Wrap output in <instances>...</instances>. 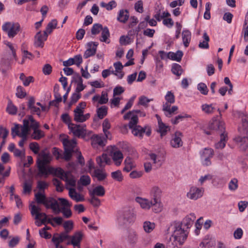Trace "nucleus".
I'll return each instance as SVG.
<instances>
[{
	"instance_id": "nucleus-1",
	"label": "nucleus",
	"mask_w": 248,
	"mask_h": 248,
	"mask_svg": "<svg viewBox=\"0 0 248 248\" xmlns=\"http://www.w3.org/2000/svg\"><path fill=\"white\" fill-rule=\"evenodd\" d=\"M51 160L50 154L45 150L38 154L37 164L39 174L47 175L53 171L54 169L48 166Z\"/></svg>"
},
{
	"instance_id": "nucleus-2",
	"label": "nucleus",
	"mask_w": 248,
	"mask_h": 248,
	"mask_svg": "<svg viewBox=\"0 0 248 248\" xmlns=\"http://www.w3.org/2000/svg\"><path fill=\"white\" fill-rule=\"evenodd\" d=\"M179 226V224H176L174 228L171 226L169 227V229L172 231V234L167 241V248H178V246L182 245L186 240L187 237L186 234L181 233L182 231L177 230V228H180Z\"/></svg>"
},
{
	"instance_id": "nucleus-3",
	"label": "nucleus",
	"mask_w": 248,
	"mask_h": 248,
	"mask_svg": "<svg viewBox=\"0 0 248 248\" xmlns=\"http://www.w3.org/2000/svg\"><path fill=\"white\" fill-rule=\"evenodd\" d=\"M31 116L30 115L28 117V119L23 120L22 125L15 124V126L12 128L11 134L14 138L16 136H18L22 138V139H27V135L31 128L30 127L31 124V121L30 120Z\"/></svg>"
},
{
	"instance_id": "nucleus-4",
	"label": "nucleus",
	"mask_w": 248,
	"mask_h": 248,
	"mask_svg": "<svg viewBox=\"0 0 248 248\" xmlns=\"http://www.w3.org/2000/svg\"><path fill=\"white\" fill-rule=\"evenodd\" d=\"M195 219L196 217L194 214L191 213L185 217L181 222H174L170 226L174 228L175 226H176V224H179V227L180 228H178V230L182 231L183 232H181V233L185 234L187 237L188 234L187 230L193 225Z\"/></svg>"
},
{
	"instance_id": "nucleus-5",
	"label": "nucleus",
	"mask_w": 248,
	"mask_h": 248,
	"mask_svg": "<svg viewBox=\"0 0 248 248\" xmlns=\"http://www.w3.org/2000/svg\"><path fill=\"white\" fill-rule=\"evenodd\" d=\"M134 215L129 209L119 211L117 215V222L120 226L127 225L133 220Z\"/></svg>"
},
{
	"instance_id": "nucleus-6",
	"label": "nucleus",
	"mask_w": 248,
	"mask_h": 248,
	"mask_svg": "<svg viewBox=\"0 0 248 248\" xmlns=\"http://www.w3.org/2000/svg\"><path fill=\"white\" fill-rule=\"evenodd\" d=\"M2 29L9 38H13L20 31V26L18 23L8 22L2 25Z\"/></svg>"
},
{
	"instance_id": "nucleus-7",
	"label": "nucleus",
	"mask_w": 248,
	"mask_h": 248,
	"mask_svg": "<svg viewBox=\"0 0 248 248\" xmlns=\"http://www.w3.org/2000/svg\"><path fill=\"white\" fill-rule=\"evenodd\" d=\"M161 191L159 187L156 186H153L150 191V195L152 200L156 204L157 209H155L156 212H161L162 209V205L160 202Z\"/></svg>"
},
{
	"instance_id": "nucleus-8",
	"label": "nucleus",
	"mask_w": 248,
	"mask_h": 248,
	"mask_svg": "<svg viewBox=\"0 0 248 248\" xmlns=\"http://www.w3.org/2000/svg\"><path fill=\"white\" fill-rule=\"evenodd\" d=\"M30 119L31 121L30 127L33 130L31 137L33 140H39L45 136V133L43 131L38 129L40 126L39 124L34 119L33 117L31 116Z\"/></svg>"
},
{
	"instance_id": "nucleus-9",
	"label": "nucleus",
	"mask_w": 248,
	"mask_h": 248,
	"mask_svg": "<svg viewBox=\"0 0 248 248\" xmlns=\"http://www.w3.org/2000/svg\"><path fill=\"white\" fill-rule=\"evenodd\" d=\"M204 192V189L202 187L192 186L187 192L186 197L190 200L196 201L202 197Z\"/></svg>"
},
{
	"instance_id": "nucleus-10",
	"label": "nucleus",
	"mask_w": 248,
	"mask_h": 248,
	"mask_svg": "<svg viewBox=\"0 0 248 248\" xmlns=\"http://www.w3.org/2000/svg\"><path fill=\"white\" fill-rule=\"evenodd\" d=\"M31 213L32 216H35V219L38 220L42 218V223L45 224L47 220V215L45 213H41V208L35 205H31Z\"/></svg>"
},
{
	"instance_id": "nucleus-11",
	"label": "nucleus",
	"mask_w": 248,
	"mask_h": 248,
	"mask_svg": "<svg viewBox=\"0 0 248 248\" xmlns=\"http://www.w3.org/2000/svg\"><path fill=\"white\" fill-rule=\"evenodd\" d=\"M69 128L74 136L78 138L84 137L86 135V125L71 124Z\"/></svg>"
},
{
	"instance_id": "nucleus-12",
	"label": "nucleus",
	"mask_w": 248,
	"mask_h": 248,
	"mask_svg": "<svg viewBox=\"0 0 248 248\" xmlns=\"http://www.w3.org/2000/svg\"><path fill=\"white\" fill-rule=\"evenodd\" d=\"M46 208H51L53 212L57 214L60 212V208L59 206L58 202L53 198H46L43 204Z\"/></svg>"
},
{
	"instance_id": "nucleus-13",
	"label": "nucleus",
	"mask_w": 248,
	"mask_h": 248,
	"mask_svg": "<svg viewBox=\"0 0 248 248\" xmlns=\"http://www.w3.org/2000/svg\"><path fill=\"white\" fill-rule=\"evenodd\" d=\"M108 100V93L106 91H102L101 95L96 94L92 98V101L96 107L99 105L106 104Z\"/></svg>"
},
{
	"instance_id": "nucleus-14",
	"label": "nucleus",
	"mask_w": 248,
	"mask_h": 248,
	"mask_svg": "<svg viewBox=\"0 0 248 248\" xmlns=\"http://www.w3.org/2000/svg\"><path fill=\"white\" fill-rule=\"evenodd\" d=\"M90 117V113L84 114V111L78 108L74 110V120L77 123H83Z\"/></svg>"
},
{
	"instance_id": "nucleus-15",
	"label": "nucleus",
	"mask_w": 248,
	"mask_h": 248,
	"mask_svg": "<svg viewBox=\"0 0 248 248\" xmlns=\"http://www.w3.org/2000/svg\"><path fill=\"white\" fill-rule=\"evenodd\" d=\"M70 236L66 232H62L60 234L55 233L53 235L52 241L54 243L55 248H58L60 246V244L66 240H69Z\"/></svg>"
},
{
	"instance_id": "nucleus-16",
	"label": "nucleus",
	"mask_w": 248,
	"mask_h": 248,
	"mask_svg": "<svg viewBox=\"0 0 248 248\" xmlns=\"http://www.w3.org/2000/svg\"><path fill=\"white\" fill-rule=\"evenodd\" d=\"M83 234L81 232H75L72 236H70V240L68 241L66 244L72 245L74 247H79L80 242L82 240Z\"/></svg>"
},
{
	"instance_id": "nucleus-17",
	"label": "nucleus",
	"mask_w": 248,
	"mask_h": 248,
	"mask_svg": "<svg viewBox=\"0 0 248 248\" xmlns=\"http://www.w3.org/2000/svg\"><path fill=\"white\" fill-rule=\"evenodd\" d=\"M124 120L130 119L128 124V126L130 129L138 125V116L137 115L134 114V111H129L124 116Z\"/></svg>"
},
{
	"instance_id": "nucleus-18",
	"label": "nucleus",
	"mask_w": 248,
	"mask_h": 248,
	"mask_svg": "<svg viewBox=\"0 0 248 248\" xmlns=\"http://www.w3.org/2000/svg\"><path fill=\"white\" fill-rule=\"evenodd\" d=\"M135 201L144 209L148 210L152 207V205L156 206V204L152 200H149L145 198L138 197L135 199Z\"/></svg>"
},
{
	"instance_id": "nucleus-19",
	"label": "nucleus",
	"mask_w": 248,
	"mask_h": 248,
	"mask_svg": "<svg viewBox=\"0 0 248 248\" xmlns=\"http://www.w3.org/2000/svg\"><path fill=\"white\" fill-rule=\"evenodd\" d=\"M47 37V34L44 32L42 34L41 31L38 32L34 37V45L36 47H43L44 46V41Z\"/></svg>"
},
{
	"instance_id": "nucleus-20",
	"label": "nucleus",
	"mask_w": 248,
	"mask_h": 248,
	"mask_svg": "<svg viewBox=\"0 0 248 248\" xmlns=\"http://www.w3.org/2000/svg\"><path fill=\"white\" fill-rule=\"evenodd\" d=\"M98 44L97 42H91L87 44L88 48L85 51L83 57L85 59L94 55L96 51L97 46Z\"/></svg>"
},
{
	"instance_id": "nucleus-21",
	"label": "nucleus",
	"mask_w": 248,
	"mask_h": 248,
	"mask_svg": "<svg viewBox=\"0 0 248 248\" xmlns=\"http://www.w3.org/2000/svg\"><path fill=\"white\" fill-rule=\"evenodd\" d=\"M91 143L93 147H97L98 146L103 147L106 145L107 140L103 137L97 135H94L91 137Z\"/></svg>"
},
{
	"instance_id": "nucleus-22",
	"label": "nucleus",
	"mask_w": 248,
	"mask_h": 248,
	"mask_svg": "<svg viewBox=\"0 0 248 248\" xmlns=\"http://www.w3.org/2000/svg\"><path fill=\"white\" fill-rule=\"evenodd\" d=\"M182 134L180 132L177 131L175 133L170 140V145L173 148H179L183 145L181 140Z\"/></svg>"
},
{
	"instance_id": "nucleus-23",
	"label": "nucleus",
	"mask_w": 248,
	"mask_h": 248,
	"mask_svg": "<svg viewBox=\"0 0 248 248\" xmlns=\"http://www.w3.org/2000/svg\"><path fill=\"white\" fill-rule=\"evenodd\" d=\"M111 155L115 164L117 166H120L124 158L122 153L120 150L113 149L111 152Z\"/></svg>"
},
{
	"instance_id": "nucleus-24",
	"label": "nucleus",
	"mask_w": 248,
	"mask_h": 248,
	"mask_svg": "<svg viewBox=\"0 0 248 248\" xmlns=\"http://www.w3.org/2000/svg\"><path fill=\"white\" fill-rule=\"evenodd\" d=\"M209 127L210 129L219 131L221 133L225 132L224 123L219 120H213L209 124Z\"/></svg>"
},
{
	"instance_id": "nucleus-25",
	"label": "nucleus",
	"mask_w": 248,
	"mask_h": 248,
	"mask_svg": "<svg viewBox=\"0 0 248 248\" xmlns=\"http://www.w3.org/2000/svg\"><path fill=\"white\" fill-rule=\"evenodd\" d=\"M96 161L98 165L101 168L106 165H109L111 163L110 158L106 154H103L101 155L96 157Z\"/></svg>"
},
{
	"instance_id": "nucleus-26",
	"label": "nucleus",
	"mask_w": 248,
	"mask_h": 248,
	"mask_svg": "<svg viewBox=\"0 0 248 248\" xmlns=\"http://www.w3.org/2000/svg\"><path fill=\"white\" fill-rule=\"evenodd\" d=\"M127 240L131 247H135L138 240V235L137 232L134 230H130L128 232Z\"/></svg>"
},
{
	"instance_id": "nucleus-27",
	"label": "nucleus",
	"mask_w": 248,
	"mask_h": 248,
	"mask_svg": "<svg viewBox=\"0 0 248 248\" xmlns=\"http://www.w3.org/2000/svg\"><path fill=\"white\" fill-rule=\"evenodd\" d=\"M69 190V196L76 202H80L84 201V198L81 194L78 193L74 188H67Z\"/></svg>"
},
{
	"instance_id": "nucleus-28",
	"label": "nucleus",
	"mask_w": 248,
	"mask_h": 248,
	"mask_svg": "<svg viewBox=\"0 0 248 248\" xmlns=\"http://www.w3.org/2000/svg\"><path fill=\"white\" fill-rule=\"evenodd\" d=\"M235 141L239 145L241 150L245 151L248 148V136L237 137L235 139Z\"/></svg>"
},
{
	"instance_id": "nucleus-29",
	"label": "nucleus",
	"mask_w": 248,
	"mask_h": 248,
	"mask_svg": "<svg viewBox=\"0 0 248 248\" xmlns=\"http://www.w3.org/2000/svg\"><path fill=\"white\" fill-rule=\"evenodd\" d=\"M35 99L33 97H30L28 102V108L30 110L31 113L32 114L36 113L37 115H40V109L39 108L34 106Z\"/></svg>"
},
{
	"instance_id": "nucleus-30",
	"label": "nucleus",
	"mask_w": 248,
	"mask_h": 248,
	"mask_svg": "<svg viewBox=\"0 0 248 248\" xmlns=\"http://www.w3.org/2000/svg\"><path fill=\"white\" fill-rule=\"evenodd\" d=\"M158 120V129L157 132L160 134V136L163 137L166 135L168 131L170 130V128L168 126L164 124L161 121L160 118L158 115H156Z\"/></svg>"
},
{
	"instance_id": "nucleus-31",
	"label": "nucleus",
	"mask_w": 248,
	"mask_h": 248,
	"mask_svg": "<svg viewBox=\"0 0 248 248\" xmlns=\"http://www.w3.org/2000/svg\"><path fill=\"white\" fill-rule=\"evenodd\" d=\"M124 164L125 166L123 169V170L127 172L136 167L135 161L130 157H126L125 158Z\"/></svg>"
},
{
	"instance_id": "nucleus-32",
	"label": "nucleus",
	"mask_w": 248,
	"mask_h": 248,
	"mask_svg": "<svg viewBox=\"0 0 248 248\" xmlns=\"http://www.w3.org/2000/svg\"><path fill=\"white\" fill-rule=\"evenodd\" d=\"M178 109V107L176 106H173L170 108V105L168 103H165L163 105V110L166 112L165 114L168 117H170Z\"/></svg>"
},
{
	"instance_id": "nucleus-33",
	"label": "nucleus",
	"mask_w": 248,
	"mask_h": 248,
	"mask_svg": "<svg viewBox=\"0 0 248 248\" xmlns=\"http://www.w3.org/2000/svg\"><path fill=\"white\" fill-rule=\"evenodd\" d=\"M90 195L94 196L103 197L105 194V189L102 186H98L94 187L93 190H89Z\"/></svg>"
},
{
	"instance_id": "nucleus-34",
	"label": "nucleus",
	"mask_w": 248,
	"mask_h": 248,
	"mask_svg": "<svg viewBox=\"0 0 248 248\" xmlns=\"http://www.w3.org/2000/svg\"><path fill=\"white\" fill-rule=\"evenodd\" d=\"M92 177L96 178L98 181H103L107 177V174L102 169H95L92 174Z\"/></svg>"
},
{
	"instance_id": "nucleus-35",
	"label": "nucleus",
	"mask_w": 248,
	"mask_h": 248,
	"mask_svg": "<svg viewBox=\"0 0 248 248\" xmlns=\"http://www.w3.org/2000/svg\"><path fill=\"white\" fill-rule=\"evenodd\" d=\"M150 158L153 161V163L157 164L158 166H161L164 161V157L160 154H155L154 153H151L149 154Z\"/></svg>"
},
{
	"instance_id": "nucleus-36",
	"label": "nucleus",
	"mask_w": 248,
	"mask_h": 248,
	"mask_svg": "<svg viewBox=\"0 0 248 248\" xmlns=\"http://www.w3.org/2000/svg\"><path fill=\"white\" fill-rule=\"evenodd\" d=\"M227 140L228 137L227 134H226L225 132L221 133L220 134V140L215 144L216 148L218 149H223L225 147Z\"/></svg>"
},
{
	"instance_id": "nucleus-37",
	"label": "nucleus",
	"mask_w": 248,
	"mask_h": 248,
	"mask_svg": "<svg viewBox=\"0 0 248 248\" xmlns=\"http://www.w3.org/2000/svg\"><path fill=\"white\" fill-rule=\"evenodd\" d=\"M132 133L136 137L141 138L143 134L145 132V127H142L140 125H137L130 128Z\"/></svg>"
},
{
	"instance_id": "nucleus-38",
	"label": "nucleus",
	"mask_w": 248,
	"mask_h": 248,
	"mask_svg": "<svg viewBox=\"0 0 248 248\" xmlns=\"http://www.w3.org/2000/svg\"><path fill=\"white\" fill-rule=\"evenodd\" d=\"M183 55V52L180 50L177 51L176 53L169 52L168 53V59L180 62L181 60Z\"/></svg>"
},
{
	"instance_id": "nucleus-39",
	"label": "nucleus",
	"mask_w": 248,
	"mask_h": 248,
	"mask_svg": "<svg viewBox=\"0 0 248 248\" xmlns=\"http://www.w3.org/2000/svg\"><path fill=\"white\" fill-rule=\"evenodd\" d=\"M183 42L185 47L189 46L191 40V32L188 30H184L182 33Z\"/></svg>"
},
{
	"instance_id": "nucleus-40",
	"label": "nucleus",
	"mask_w": 248,
	"mask_h": 248,
	"mask_svg": "<svg viewBox=\"0 0 248 248\" xmlns=\"http://www.w3.org/2000/svg\"><path fill=\"white\" fill-rule=\"evenodd\" d=\"M64 149H69L72 151H74V149L76 145V142L75 140H71L67 139H64L62 141Z\"/></svg>"
},
{
	"instance_id": "nucleus-41",
	"label": "nucleus",
	"mask_w": 248,
	"mask_h": 248,
	"mask_svg": "<svg viewBox=\"0 0 248 248\" xmlns=\"http://www.w3.org/2000/svg\"><path fill=\"white\" fill-rule=\"evenodd\" d=\"M97 108L96 114L97 117L99 119H102L107 115L108 108L106 106H102L100 107H98Z\"/></svg>"
},
{
	"instance_id": "nucleus-42",
	"label": "nucleus",
	"mask_w": 248,
	"mask_h": 248,
	"mask_svg": "<svg viewBox=\"0 0 248 248\" xmlns=\"http://www.w3.org/2000/svg\"><path fill=\"white\" fill-rule=\"evenodd\" d=\"M129 18V14L127 10H121L120 11L118 16L117 17L118 20L121 22L125 23Z\"/></svg>"
},
{
	"instance_id": "nucleus-43",
	"label": "nucleus",
	"mask_w": 248,
	"mask_h": 248,
	"mask_svg": "<svg viewBox=\"0 0 248 248\" xmlns=\"http://www.w3.org/2000/svg\"><path fill=\"white\" fill-rule=\"evenodd\" d=\"M109 36V31L108 27H105L102 30L101 38L100 39V41L108 44L109 43V41H108Z\"/></svg>"
},
{
	"instance_id": "nucleus-44",
	"label": "nucleus",
	"mask_w": 248,
	"mask_h": 248,
	"mask_svg": "<svg viewBox=\"0 0 248 248\" xmlns=\"http://www.w3.org/2000/svg\"><path fill=\"white\" fill-rule=\"evenodd\" d=\"M155 224L149 221H146L143 223V228L146 233H150L155 228Z\"/></svg>"
},
{
	"instance_id": "nucleus-45",
	"label": "nucleus",
	"mask_w": 248,
	"mask_h": 248,
	"mask_svg": "<svg viewBox=\"0 0 248 248\" xmlns=\"http://www.w3.org/2000/svg\"><path fill=\"white\" fill-rule=\"evenodd\" d=\"M57 25V21L56 19H53L49 22L46 29V30L44 31L46 34H50L52 32V31L55 29Z\"/></svg>"
},
{
	"instance_id": "nucleus-46",
	"label": "nucleus",
	"mask_w": 248,
	"mask_h": 248,
	"mask_svg": "<svg viewBox=\"0 0 248 248\" xmlns=\"http://www.w3.org/2000/svg\"><path fill=\"white\" fill-rule=\"evenodd\" d=\"M203 38L204 40L202 42H200L199 47L202 49H207L209 48L208 42L210 39L206 32H205L203 33Z\"/></svg>"
},
{
	"instance_id": "nucleus-47",
	"label": "nucleus",
	"mask_w": 248,
	"mask_h": 248,
	"mask_svg": "<svg viewBox=\"0 0 248 248\" xmlns=\"http://www.w3.org/2000/svg\"><path fill=\"white\" fill-rule=\"evenodd\" d=\"M19 79L22 81L25 86H28L30 83L33 82V78L31 76L26 77L24 73L20 74Z\"/></svg>"
},
{
	"instance_id": "nucleus-48",
	"label": "nucleus",
	"mask_w": 248,
	"mask_h": 248,
	"mask_svg": "<svg viewBox=\"0 0 248 248\" xmlns=\"http://www.w3.org/2000/svg\"><path fill=\"white\" fill-rule=\"evenodd\" d=\"M91 183V178L89 175H83L80 177L78 182L79 185H81L82 186H87Z\"/></svg>"
},
{
	"instance_id": "nucleus-49",
	"label": "nucleus",
	"mask_w": 248,
	"mask_h": 248,
	"mask_svg": "<svg viewBox=\"0 0 248 248\" xmlns=\"http://www.w3.org/2000/svg\"><path fill=\"white\" fill-rule=\"evenodd\" d=\"M62 222V217H54L52 218H47L46 223L50 224L52 226L55 227V224L61 225Z\"/></svg>"
},
{
	"instance_id": "nucleus-50",
	"label": "nucleus",
	"mask_w": 248,
	"mask_h": 248,
	"mask_svg": "<svg viewBox=\"0 0 248 248\" xmlns=\"http://www.w3.org/2000/svg\"><path fill=\"white\" fill-rule=\"evenodd\" d=\"M171 71L173 74L179 77L183 73V69L181 65L174 63L172 65Z\"/></svg>"
},
{
	"instance_id": "nucleus-51",
	"label": "nucleus",
	"mask_w": 248,
	"mask_h": 248,
	"mask_svg": "<svg viewBox=\"0 0 248 248\" xmlns=\"http://www.w3.org/2000/svg\"><path fill=\"white\" fill-rule=\"evenodd\" d=\"M32 181L31 180H26L23 184L24 193H30L31 190Z\"/></svg>"
},
{
	"instance_id": "nucleus-52",
	"label": "nucleus",
	"mask_w": 248,
	"mask_h": 248,
	"mask_svg": "<svg viewBox=\"0 0 248 248\" xmlns=\"http://www.w3.org/2000/svg\"><path fill=\"white\" fill-rule=\"evenodd\" d=\"M215 243L214 241L208 240H204L199 246V248H214Z\"/></svg>"
},
{
	"instance_id": "nucleus-53",
	"label": "nucleus",
	"mask_w": 248,
	"mask_h": 248,
	"mask_svg": "<svg viewBox=\"0 0 248 248\" xmlns=\"http://www.w3.org/2000/svg\"><path fill=\"white\" fill-rule=\"evenodd\" d=\"M17 109V108L13 105L11 100H9L6 108L7 112L10 114L15 115L16 113Z\"/></svg>"
},
{
	"instance_id": "nucleus-54",
	"label": "nucleus",
	"mask_w": 248,
	"mask_h": 248,
	"mask_svg": "<svg viewBox=\"0 0 248 248\" xmlns=\"http://www.w3.org/2000/svg\"><path fill=\"white\" fill-rule=\"evenodd\" d=\"M117 4L115 1H111L108 3H106L104 2H101L100 3V6L102 7L105 8L107 10H111L113 8L116 7Z\"/></svg>"
},
{
	"instance_id": "nucleus-55",
	"label": "nucleus",
	"mask_w": 248,
	"mask_h": 248,
	"mask_svg": "<svg viewBox=\"0 0 248 248\" xmlns=\"http://www.w3.org/2000/svg\"><path fill=\"white\" fill-rule=\"evenodd\" d=\"M16 95L19 98H23L26 96L27 94L24 88L21 86H18L16 88Z\"/></svg>"
},
{
	"instance_id": "nucleus-56",
	"label": "nucleus",
	"mask_w": 248,
	"mask_h": 248,
	"mask_svg": "<svg viewBox=\"0 0 248 248\" xmlns=\"http://www.w3.org/2000/svg\"><path fill=\"white\" fill-rule=\"evenodd\" d=\"M166 102L165 103H168V104L171 105L175 102V97L172 93L170 91H168L165 96Z\"/></svg>"
},
{
	"instance_id": "nucleus-57",
	"label": "nucleus",
	"mask_w": 248,
	"mask_h": 248,
	"mask_svg": "<svg viewBox=\"0 0 248 248\" xmlns=\"http://www.w3.org/2000/svg\"><path fill=\"white\" fill-rule=\"evenodd\" d=\"M202 109L203 111L208 114L212 113L214 112L215 108L212 105L203 104L202 106Z\"/></svg>"
},
{
	"instance_id": "nucleus-58",
	"label": "nucleus",
	"mask_w": 248,
	"mask_h": 248,
	"mask_svg": "<svg viewBox=\"0 0 248 248\" xmlns=\"http://www.w3.org/2000/svg\"><path fill=\"white\" fill-rule=\"evenodd\" d=\"M103 27L101 24L99 23L94 24L91 29L92 34L93 35L97 34L103 30Z\"/></svg>"
},
{
	"instance_id": "nucleus-59",
	"label": "nucleus",
	"mask_w": 248,
	"mask_h": 248,
	"mask_svg": "<svg viewBox=\"0 0 248 248\" xmlns=\"http://www.w3.org/2000/svg\"><path fill=\"white\" fill-rule=\"evenodd\" d=\"M111 176L113 179L118 182H121L123 180L122 172L119 170L111 172Z\"/></svg>"
},
{
	"instance_id": "nucleus-60",
	"label": "nucleus",
	"mask_w": 248,
	"mask_h": 248,
	"mask_svg": "<svg viewBox=\"0 0 248 248\" xmlns=\"http://www.w3.org/2000/svg\"><path fill=\"white\" fill-rule=\"evenodd\" d=\"M214 155V151L211 148H205L201 154L202 158H211Z\"/></svg>"
},
{
	"instance_id": "nucleus-61",
	"label": "nucleus",
	"mask_w": 248,
	"mask_h": 248,
	"mask_svg": "<svg viewBox=\"0 0 248 248\" xmlns=\"http://www.w3.org/2000/svg\"><path fill=\"white\" fill-rule=\"evenodd\" d=\"M238 180L236 178L232 179L228 184L229 189L231 191H235L238 188Z\"/></svg>"
},
{
	"instance_id": "nucleus-62",
	"label": "nucleus",
	"mask_w": 248,
	"mask_h": 248,
	"mask_svg": "<svg viewBox=\"0 0 248 248\" xmlns=\"http://www.w3.org/2000/svg\"><path fill=\"white\" fill-rule=\"evenodd\" d=\"M197 89L203 95H207L208 93V88L204 83L201 82L198 84Z\"/></svg>"
},
{
	"instance_id": "nucleus-63",
	"label": "nucleus",
	"mask_w": 248,
	"mask_h": 248,
	"mask_svg": "<svg viewBox=\"0 0 248 248\" xmlns=\"http://www.w3.org/2000/svg\"><path fill=\"white\" fill-rule=\"evenodd\" d=\"M35 199L37 203L44 204L45 201L46 200V197L44 194L41 192H38L35 195Z\"/></svg>"
},
{
	"instance_id": "nucleus-64",
	"label": "nucleus",
	"mask_w": 248,
	"mask_h": 248,
	"mask_svg": "<svg viewBox=\"0 0 248 248\" xmlns=\"http://www.w3.org/2000/svg\"><path fill=\"white\" fill-rule=\"evenodd\" d=\"M63 227L65 229V231L64 232H66L67 233H69V232L73 229V222L71 220H68L65 221L63 224Z\"/></svg>"
}]
</instances>
